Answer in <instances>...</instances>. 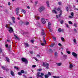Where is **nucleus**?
I'll list each match as a JSON object with an SVG mask.
<instances>
[{"label": "nucleus", "instance_id": "4c0bfd02", "mask_svg": "<svg viewBox=\"0 0 78 78\" xmlns=\"http://www.w3.org/2000/svg\"><path fill=\"white\" fill-rule=\"evenodd\" d=\"M25 25H29V22H27L26 23Z\"/></svg>", "mask_w": 78, "mask_h": 78}, {"label": "nucleus", "instance_id": "7c9ffc66", "mask_svg": "<svg viewBox=\"0 0 78 78\" xmlns=\"http://www.w3.org/2000/svg\"><path fill=\"white\" fill-rule=\"evenodd\" d=\"M65 25H66V27H67V28H69V25L65 23Z\"/></svg>", "mask_w": 78, "mask_h": 78}, {"label": "nucleus", "instance_id": "5701e85b", "mask_svg": "<svg viewBox=\"0 0 78 78\" xmlns=\"http://www.w3.org/2000/svg\"><path fill=\"white\" fill-rule=\"evenodd\" d=\"M53 39H54V40L55 41H56V37L55 36H53Z\"/></svg>", "mask_w": 78, "mask_h": 78}, {"label": "nucleus", "instance_id": "c85d7f7f", "mask_svg": "<svg viewBox=\"0 0 78 78\" xmlns=\"http://www.w3.org/2000/svg\"><path fill=\"white\" fill-rule=\"evenodd\" d=\"M70 14H71V16H72V17H73V16H74V14H73V12H71Z\"/></svg>", "mask_w": 78, "mask_h": 78}, {"label": "nucleus", "instance_id": "49530a36", "mask_svg": "<svg viewBox=\"0 0 78 78\" xmlns=\"http://www.w3.org/2000/svg\"><path fill=\"white\" fill-rule=\"evenodd\" d=\"M12 20H15V18H14V17H12Z\"/></svg>", "mask_w": 78, "mask_h": 78}, {"label": "nucleus", "instance_id": "1a4fd4ad", "mask_svg": "<svg viewBox=\"0 0 78 78\" xmlns=\"http://www.w3.org/2000/svg\"><path fill=\"white\" fill-rule=\"evenodd\" d=\"M41 75H40V72H38L36 75L37 77H40Z\"/></svg>", "mask_w": 78, "mask_h": 78}, {"label": "nucleus", "instance_id": "4468645a", "mask_svg": "<svg viewBox=\"0 0 78 78\" xmlns=\"http://www.w3.org/2000/svg\"><path fill=\"white\" fill-rule=\"evenodd\" d=\"M23 22L22 21H20L19 23L20 25V26H22L23 24Z\"/></svg>", "mask_w": 78, "mask_h": 78}, {"label": "nucleus", "instance_id": "6ab92c4d", "mask_svg": "<svg viewBox=\"0 0 78 78\" xmlns=\"http://www.w3.org/2000/svg\"><path fill=\"white\" fill-rule=\"evenodd\" d=\"M41 34L42 35H44L45 34V33L44 32V30H43L41 31Z\"/></svg>", "mask_w": 78, "mask_h": 78}, {"label": "nucleus", "instance_id": "ddd939ff", "mask_svg": "<svg viewBox=\"0 0 78 78\" xmlns=\"http://www.w3.org/2000/svg\"><path fill=\"white\" fill-rule=\"evenodd\" d=\"M24 45L25 46H26L25 48H27V47H29V44H28L27 43H24Z\"/></svg>", "mask_w": 78, "mask_h": 78}, {"label": "nucleus", "instance_id": "473e14b6", "mask_svg": "<svg viewBox=\"0 0 78 78\" xmlns=\"http://www.w3.org/2000/svg\"><path fill=\"white\" fill-rule=\"evenodd\" d=\"M73 67V65H72V64H70V69H72V68Z\"/></svg>", "mask_w": 78, "mask_h": 78}, {"label": "nucleus", "instance_id": "a19ab883", "mask_svg": "<svg viewBox=\"0 0 78 78\" xmlns=\"http://www.w3.org/2000/svg\"><path fill=\"white\" fill-rule=\"evenodd\" d=\"M48 73L49 75H50V76L51 75V73H50V72H48Z\"/></svg>", "mask_w": 78, "mask_h": 78}, {"label": "nucleus", "instance_id": "c9c22d12", "mask_svg": "<svg viewBox=\"0 0 78 78\" xmlns=\"http://www.w3.org/2000/svg\"><path fill=\"white\" fill-rule=\"evenodd\" d=\"M69 24H70L71 25H72V22L70 21H69Z\"/></svg>", "mask_w": 78, "mask_h": 78}, {"label": "nucleus", "instance_id": "72a5a7b5", "mask_svg": "<svg viewBox=\"0 0 78 78\" xmlns=\"http://www.w3.org/2000/svg\"><path fill=\"white\" fill-rule=\"evenodd\" d=\"M22 11L23 12H24V14H26V11L25 10L23 9Z\"/></svg>", "mask_w": 78, "mask_h": 78}, {"label": "nucleus", "instance_id": "f257e3e1", "mask_svg": "<svg viewBox=\"0 0 78 78\" xmlns=\"http://www.w3.org/2000/svg\"><path fill=\"white\" fill-rule=\"evenodd\" d=\"M42 66L43 67H46L47 69H49V64L48 63H47L46 64L44 62H42Z\"/></svg>", "mask_w": 78, "mask_h": 78}, {"label": "nucleus", "instance_id": "6e6d98bb", "mask_svg": "<svg viewBox=\"0 0 78 78\" xmlns=\"http://www.w3.org/2000/svg\"><path fill=\"white\" fill-rule=\"evenodd\" d=\"M37 25L38 26V27H40V24L39 23H38L37 24Z\"/></svg>", "mask_w": 78, "mask_h": 78}, {"label": "nucleus", "instance_id": "79ce46f5", "mask_svg": "<svg viewBox=\"0 0 78 78\" xmlns=\"http://www.w3.org/2000/svg\"><path fill=\"white\" fill-rule=\"evenodd\" d=\"M43 40H44L43 42H45V44H46L47 43H46V41H45V39H44Z\"/></svg>", "mask_w": 78, "mask_h": 78}, {"label": "nucleus", "instance_id": "393cba45", "mask_svg": "<svg viewBox=\"0 0 78 78\" xmlns=\"http://www.w3.org/2000/svg\"><path fill=\"white\" fill-rule=\"evenodd\" d=\"M1 67L3 69V70H6V68H5V67L2 66H1Z\"/></svg>", "mask_w": 78, "mask_h": 78}, {"label": "nucleus", "instance_id": "774afa93", "mask_svg": "<svg viewBox=\"0 0 78 78\" xmlns=\"http://www.w3.org/2000/svg\"><path fill=\"white\" fill-rule=\"evenodd\" d=\"M27 8H28V9H30V6H28L27 7Z\"/></svg>", "mask_w": 78, "mask_h": 78}, {"label": "nucleus", "instance_id": "2f4dec72", "mask_svg": "<svg viewBox=\"0 0 78 78\" xmlns=\"http://www.w3.org/2000/svg\"><path fill=\"white\" fill-rule=\"evenodd\" d=\"M61 39V40L62 41V42H63L64 41V38L63 37H62Z\"/></svg>", "mask_w": 78, "mask_h": 78}, {"label": "nucleus", "instance_id": "4d7b16f0", "mask_svg": "<svg viewBox=\"0 0 78 78\" xmlns=\"http://www.w3.org/2000/svg\"><path fill=\"white\" fill-rule=\"evenodd\" d=\"M5 70H6V71H7V72L9 70V69H8V68L5 69Z\"/></svg>", "mask_w": 78, "mask_h": 78}, {"label": "nucleus", "instance_id": "cd10ccee", "mask_svg": "<svg viewBox=\"0 0 78 78\" xmlns=\"http://www.w3.org/2000/svg\"><path fill=\"white\" fill-rule=\"evenodd\" d=\"M44 76L45 78H48L49 76H48V75H44Z\"/></svg>", "mask_w": 78, "mask_h": 78}, {"label": "nucleus", "instance_id": "0e129e2a", "mask_svg": "<svg viewBox=\"0 0 78 78\" xmlns=\"http://www.w3.org/2000/svg\"><path fill=\"white\" fill-rule=\"evenodd\" d=\"M63 57H64V58H66V57H67V55H64L63 56Z\"/></svg>", "mask_w": 78, "mask_h": 78}, {"label": "nucleus", "instance_id": "5fc2aeb1", "mask_svg": "<svg viewBox=\"0 0 78 78\" xmlns=\"http://www.w3.org/2000/svg\"><path fill=\"white\" fill-rule=\"evenodd\" d=\"M37 56L38 58H40V55L39 54L37 55Z\"/></svg>", "mask_w": 78, "mask_h": 78}, {"label": "nucleus", "instance_id": "39448f33", "mask_svg": "<svg viewBox=\"0 0 78 78\" xmlns=\"http://www.w3.org/2000/svg\"><path fill=\"white\" fill-rule=\"evenodd\" d=\"M15 11L16 15L18 16H20V15L19 14V8H16V9Z\"/></svg>", "mask_w": 78, "mask_h": 78}, {"label": "nucleus", "instance_id": "338daca9", "mask_svg": "<svg viewBox=\"0 0 78 78\" xmlns=\"http://www.w3.org/2000/svg\"><path fill=\"white\" fill-rule=\"evenodd\" d=\"M49 31H50V32H52V30L49 29Z\"/></svg>", "mask_w": 78, "mask_h": 78}, {"label": "nucleus", "instance_id": "69168bd1", "mask_svg": "<svg viewBox=\"0 0 78 78\" xmlns=\"http://www.w3.org/2000/svg\"><path fill=\"white\" fill-rule=\"evenodd\" d=\"M74 10H77V11H78V9L75 8L74 9Z\"/></svg>", "mask_w": 78, "mask_h": 78}, {"label": "nucleus", "instance_id": "b1692460", "mask_svg": "<svg viewBox=\"0 0 78 78\" xmlns=\"http://www.w3.org/2000/svg\"><path fill=\"white\" fill-rule=\"evenodd\" d=\"M57 64L58 66H61V63H57Z\"/></svg>", "mask_w": 78, "mask_h": 78}, {"label": "nucleus", "instance_id": "20e7f679", "mask_svg": "<svg viewBox=\"0 0 78 78\" xmlns=\"http://www.w3.org/2000/svg\"><path fill=\"white\" fill-rule=\"evenodd\" d=\"M21 60L23 62H25V64H28V60L27 59L25 58H22Z\"/></svg>", "mask_w": 78, "mask_h": 78}, {"label": "nucleus", "instance_id": "bb28decb", "mask_svg": "<svg viewBox=\"0 0 78 78\" xmlns=\"http://www.w3.org/2000/svg\"><path fill=\"white\" fill-rule=\"evenodd\" d=\"M66 51H67V53L68 54H70V51H68V50L66 49Z\"/></svg>", "mask_w": 78, "mask_h": 78}, {"label": "nucleus", "instance_id": "052dcab7", "mask_svg": "<svg viewBox=\"0 0 78 78\" xmlns=\"http://www.w3.org/2000/svg\"><path fill=\"white\" fill-rule=\"evenodd\" d=\"M41 45L44 46V43H41Z\"/></svg>", "mask_w": 78, "mask_h": 78}, {"label": "nucleus", "instance_id": "8fccbe9b", "mask_svg": "<svg viewBox=\"0 0 78 78\" xmlns=\"http://www.w3.org/2000/svg\"><path fill=\"white\" fill-rule=\"evenodd\" d=\"M32 67H36V66L35 65H33L32 66Z\"/></svg>", "mask_w": 78, "mask_h": 78}, {"label": "nucleus", "instance_id": "6e6552de", "mask_svg": "<svg viewBox=\"0 0 78 78\" xmlns=\"http://www.w3.org/2000/svg\"><path fill=\"white\" fill-rule=\"evenodd\" d=\"M56 9V8H54V10H52V12L55 13V14H57V12L55 10Z\"/></svg>", "mask_w": 78, "mask_h": 78}, {"label": "nucleus", "instance_id": "4be33fe9", "mask_svg": "<svg viewBox=\"0 0 78 78\" xmlns=\"http://www.w3.org/2000/svg\"><path fill=\"white\" fill-rule=\"evenodd\" d=\"M58 32L60 33L61 32L62 30H61V28H59L58 30Z\"/></svg>", "mask_w": 78, "mask_h": 78}, {"label": "nucleus", "instance_id": "412c9836", "mask_svg": "<svg viewBox=\"0 0 78 78\" xmlns=\"http://www.w3.org/2000/svg\"><path fill=\"white\" fill-rule=\"evenodd\" d=\"M49 52L50 53H53V50L52 49H50L49 50Z\"/></svg>", "mask_w": 78, "mask_h": 78}, {"label": "nucleus", "instance_id": "f3484780", "mask_svg": "<svg viewBox=\"0 0 78 78\" xmlns=\"http://www.w3.org/2000/svg\"><path fill=\"white\" fill-rule=\"evenodd\" d=\"M53 78H60V77H61V76H53Z\"/></svg>", "mask_w": 78, "mask_h": 78}, {"label": "nucleus", "instance_id": "58836bf2", "mask_svg": "<svg viewBox=\"0 0 78 78\" xmlns=\"http://www.w3.org/2000/svg\"><path fill=\"white\" fill-rule=\"evenodd\" d=\"M33 58L34 59H35V60H36V61H37V58H36V57H33Z\"/></svg>", "mask_w": 78, "mask_h": 78}, {"label": "nucleus", "instance_id": "a18cd8bd", "mask_svg": "<svg viewBox=\"0 0 78 78\" xmlns=\"http://www.w3.org/2000/svg\"><path fill=\"white\" fill-rule=\"evenodd\" d=\"M61 15H62V13H60L59 15H58V17H61Z\"/></svg>", "mask_w": 78, "mask_h": 78}, {"label": "nucleus", "instance_id": "09e8293b", "mask_svg": "<svg viewBox=\"0 0 78 78\" xmlns=\"http://www.w3.org/2000/svg\"><path fill=\"white\" fill-rule=\"evenodd\" d=\"M37 70H38V71H41V70H42V69H38Z\"/></svg>", "mask_w": 78, "mask_h": 78}, {"label": "nucleus", "instance_id": "a878e982", "mask_svg": "<svg viewBox=\"0 0 78 78\" xmlns=\"http://www.w3.org/2000/svg\"><path fill=\"white\" fill-rule=\"evenodd\" d=\"M74 43H75V44H76V39H74L73 41Z\"/></svg>", "mask_w": 78, "mask_h": 78}, {"label": "nucleus", "instance_id": "2eb2a0df", "mask_svg": "<svg viewBox=\"0 0 78 78\" xmlns=\"http://www.w3.org/2000/svg\"><path fill=\"white\" fill-rule=\"evenodd\" d=\"M14 36L16 38V39H18V40H20V39H19V37H17V36L16 35L14 34Z\"/></svg>", "mask_w": 78, "mask_h": 78}, {"label": "nucleus", "instance_id": "aec40b11", "mask_svg": "<svg viewBox=\"0 0 78 78\" xmlns=\"http://www.w3.org/2000/svg\"><path fill=\"white\" fill-rule=\"evenodd\" d=\"M6 61H7V62H9V59L8 58L6 57Z\"/></svg>", "mask_w": 78, "mask_h": 78}, {"label": "nucleus", "instance_id": "0eeeda50", "mask_svg": "<svg viewBox=\"0 0 78 78\" xmlns=\"http://www.w3.org/2000/svg\"><path fill=\"white\" fill-rule=\"evenodd\" d=\"M41 21L42 23L43 24H45L46 23V21H45V19L44 18H42Z\"/></svg>", "mask_w": 78, "mask_h": 78}, {"label": "nucleus", "instance_id": "f8f14e48", "mask_svg": "<svg viewBox=\"0 0 78 78\" xmlns=\"http://www.w3.org/2000/svg\"><path fill=\"white\" fill-rule=\"evenodd\" d=\"M46 3L47 4L48 7L50 8V4H49V2L48 1H46Z\"/></svg>", "mask_w": 78, "mask_h": 78}, {"label": "nucleus", "instance_id": "37998d69", "mask_svg": "<svg viewBox=\"0 0 78 78\" xmlns=\"http://www.w3.org/2000/svg\"><path fill=\"white\" fill-rule=\"evenodd\" d=\"M74 26L75 27H77V24H76L74 23Z\"/></svg>", "mask_w": 78, "mask_h": 78}, {"label": "nucleus", "instance_id": "dca6fc26", "mask_svg": "<svg viewBox=\"0 0 78 78\" xmlns=\"http://www.w3.org/2000/svg\"><path fill=\"white\" fill-rule=\"evenodd\" d=\"M11 74L12 76H14V73L12 71H11Z\"/></svg>", "mask_w": 78, "mask_h": 78}, {"label": "nucleus", "instance_id": "c756f323", "mask_svg": "<svg viewBox=\"0 0 78 78\" xmlns=\"http://www.w3.org/2000/svg\"><path fill=\"white\" fill-rule=\"evenodd\" d=\"M21 73H25V72L23 70H21Z\"/></svg>", "mask_w": 78, "mask_h": 78}, {"label": "nucleus", "instance_id": "de8ad7c7", "mask_svg": "<svg viewBox=\"0 0 78 78\" xmlns=\"http://www.w3.org/2000/svg\"><path fill=\"white\" fill-rule=\"evenodd\" d=\"M30 42H31V43H34V40H31L30 41Z\"/></svg>", "mask_w": 78, "mask_h": 78}, {"label": "nucleus", "instance_id": "bf43d9fd", "mask_svg": "<svg viewBox=\"0 0 78 78\" xmlns=\"http://www.w3.org/2000/svg\"><path fill=\"white\" fill-rule=\"evenodd\" d=\"M69 18H70V19H72L73 18L72 16H69Z\"/></svg>", "mask_w": 78, "mask_h": 78}, {"label": "nucleus", "instance_id": "9d476101", "mask_svg": "<svg viewBox=\"0 0 78 78\" xmlns=\"http://www.w3.org/2000/svg\"><path fill=\"white\" fill-rule=\"evenodd\" d=\"M48 29H50V27H51V23L50 22H48Z\"/></svg>", "mask_w": 78, "mask_h": 78}, {"label": "nucleus", "instance_id": "f03ea898", "mask_svg": "<svg viewBox=\"0 0 78 78\" xmlns=\"http://www.w3.org/2000/svg\"><path fill=\"white\" fill-rule=\"evenodd\" d=\"M8 27V24H6L5 25V27L7 28H9V33H12V31H13V29H12V28L11 27V26H9V27Z\"/></svg>", "mask_w": 78, "mask_h": 78}, {"label": "nucleus", "instance_id": "ea45409f", "mask_svg": "<svg viewBox=\"0 0 78 78\" xmlns=\"http://www.w3.org/2000/svg\"><path fill=\"white\" fill-rule=\"evenodd\" d=\"M14 68H15L16 70H19V68L17 67H16V66H15Z\"/></svg>", "mask_w": 78, "mask_h": 78}, {"label": "nucleus", "instance_id": "3c124183", "mask_svg": "<svg viewBox=\"0 0 78 78\" xmlns=\"http://www.w3.org/2000/svg\"><path fill=\"white\" fill-rule=\"evenodd\" d=\"M8 5H9V6H10L11 5V3H10L9 2L8 3Z\"/></svg>", "mask_w": 78, "mask_h": 78}, {"label": "nucleus", "instance_id": "680f3d73", "mask_svg": "<svg viewBox=\"0 0 78 78\" xmlns=\"http://www.w3.org/2000/svg\"><path fill=\"white\" fill-rule=\"evenodd\" d=\"M57 9V11H59V10H60V8H58V9Z\"/></svg>", "mask_w": 78, "mask_h": 78}, {"label": "nucleus", "instance_id": "f704fd0d", "mask_svg": "<svg viewBox=\"0 0 78 78\" xmlns=\"http://www.w3.org/2000/svg\"><path fill=\"white\" fill-rule=\"evenodd\" d=\"M60 23H61V24H62V23H64V21L63 20H62L60 21Z\"/></svg>", "mask_w": 78, "mask_h": 78}, {"label": "nucleus", "instance_id": "864d4df0", "mask_svg": "<svg viewBox=\"0 0 78 78\" xmlns=\"http://www.w3.org/2000/svg\"><path fill=\"white\" fill-rule=\"evenodd\" d=\"M4 11L5 12H8V10L5 9Z\"/></svg>", "mask_w": 78, "mask_h": 78}, {"label": "nucleus", "instance_id": "e433bc0d", "mask_svg": "<svg viewBox=\"0 0 78 78\" xmlns=\"http://www.w3.org/2000/svg\"><path fill=\"white\" fill-rule=\"evenodd\" d=\"M41 76H44V74L42 73H41Z\"/></svg>", "mask_w": 78, "mask_h": 78}, {"label": "nucleus", "instance_id": "9b49d317", "mask_svg": "<svg viewBox=\"0 0 78 78\" xmlns=\"http://www.w3.org/2000/svg\"><path fill=\"white\" fill-rule=\"evenodd\" d=\"M54 56H55V58H57L58 56V53L56 52L54 54Z\"/></svg>", "mask_w": 78, "mask_h": 78}, {"label": "nucleus", "instance_id": "13d9d810", "mask_svg": "<svg viewBox=\"0 0 78 78\" xmlns=\"http://www.w3.org/2000/svg\"><path fill=\"white\" fill-rule=\"evenodd\" d=\"M59 12L60 14H62V10H60Z\"/></svg>", "mask_w": 78, "mask_h": 78}, {"label": "nucleus", "instance_id": "603ef678", "mask_svg": "<svg viewBox=\"0 0 78 78\" xmlns=\"http://www.w3.org/2000/svg\"><path fill=\"white\" fill-rule=\"evenodd\" d=\"M18 75H22V73H21V72H19V73H18Z\"/></svg>", "mask_w": 78, "mask_h": 78}, {"label": "nucleus", "instance_id": "423d86ee", "mask_svg": "<svg viewBox=\"0 0 78 78\" xmlns=\"http://www.w3.org/2000/svg\"><path fill=\"white\" fill-rule=\"evenodd\" d=\"M72 55L74 57H75V58H77V54L75 52H73Z\"/></svg>", "mask_w": 78, "mask_h": 78}, {"label": "nucleus", "instance_id": "7ed1b4c3", "mask_svg": "<svg viewBox=\"0 0 78 78\" xmlns=\"http://www.w3.org/2000/svg\"><path fill=\"white\" fill-rule=\"evenodd\" d=\"M45 9V8L43 6H41L38 9V11L40 13H41L42 11H44Z\"/></svg>", "mask_w": 78, "mask_h": 78}, {"label": "nucleus", "instance_id": "c03bdc74", "mask_svg": "<svg viewBox=\"0 0 78 78\" xmlns=\"http://www.w3.org/2000/svg\"><path fill=\"white\" fill-rule=\"evenodd\" d=\"M66 9L67 11H69V8L68 7H66Z\"/></svg>", "mask_w": 78, "mask_h": 78}, {"label": "nucleus", "instance_id": "a211bd4d", "mask_svg": "<svg viewBox=\"0 0 78 78\" xmlns=\"http://www.w3.org/2000/svg\"><path fill=\"white\" fill-rule=\"evenodd\" d=\"M55 45V43H54L52 44H51V45H50V47H54Z\"/></svg>", "mask_w": 78, "mask_h": 78}, {"label": "nucleus", "instance_id": "e2e57ef3", "mask_svg": "<svg viewBox=\"0 0 78 78\" xmlns=\"http://www.w3.org/2000/svg\"><path fill=\"white\" fill-rule=\"evenodd\" d=\"M9 24H10V25H13V24H12L11 22H9Z\"/></svg>", "mask_w": 78, "mask_h": 78}]
</instances>
